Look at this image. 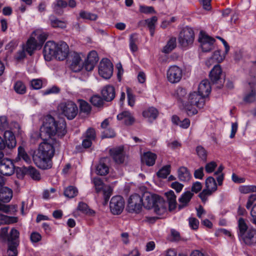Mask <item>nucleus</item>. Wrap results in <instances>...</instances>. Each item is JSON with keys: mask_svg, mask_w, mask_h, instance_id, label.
I'll use <instances>...</instances> for the list:
<instances>
[{"mask_svg": "<svg viewBox=\"0 0 256 256\" xmlns=\"http://www.w3.org/2000/svg\"><path fill=\"white\" fill-rule=\"evenodd\" d=\"M43 140L38 154L34 156V161L40 168L47 169L52 166L51 159L54 156V148L59 144L53 138Z\"/></svg>", "mask_w": 256, "mask_h": 256, "instance_id": "f257e3e1", "label": "nucleus"}, {"mask_svg": "<svg viewBox=\"0 0 256 256\" xmlns=\"http://www.w3.org/2000/svg\"><path fill=\"white\" fill-rule=\"evenodd\" d=\"M66 128L64 121L58 122L51 116H47L40 128V136L42 140L52 139V136L61 138L66 134Z\"/></svg>", "mask_w": 256, "mask_h": 256, "instance_id": "f03ea898", "label": "nucleus"}, {"mask_svg": "<svg viewBox=\"0 0 256 256\" xmlns=\"http://www.w3.org/2000/svg\"><path fill=\"white\" fill-rule=\"evenodd\" d=\"M168 202L159 196L145 192V208L153 209L158 215H162L167 211Z\"/></svg>", "mask_w": 256, "mask_h": 256, "instance_id": "7ed1b4c3", "label": "nucleus"}, {"mask_svg": "<svg viewBox=\"0 0 256 256\" xmlns=\"http://www.w3.org/2000/svg\"><path fill=\"white\" fill-rule=\"evenodd\" d=\"M238 236L240 240L246 246H253L256 244V230L248 228L242 218L238 221Z\"/></svg>", "mask_w": 256, "mask_h": 256, "instance_id": "20e7f679", "label": "nucleus"}, {"mask_svg": "<svg viewBox=\"0 0 256 256\" xmlns=\"http://www.w3.org/2000/svg\"><path fill=\"white\" fill-rule=\"evenodd\" d=\"M205 104V98L196 92H190L186 101H184V108L188 116H193L198 113L196 107L202 108Z\"/></svg>", "mask_w": 256, "mask_h": 256, "instance_id": "39448f33", "label": "nucleus"}, {"mask_svg": "<svg viewBox=\"0 0 256 256\" xmlns=\"http://www.w3.org/2000/svg\"><path fill=\"white\" fill-rule=\"evenodd\" d=\"M58 113L66 116L68 120H73L76 116L78 108L75 103L72 101L60 102L58 106Z\"/></svg>", "mask_w": 256, "mask_h": 256, "instance_id": "423d86ee", "label": "nucleus"}, {"mask_svg": "<svg viewBox=\"0 0 256 256\" xmlns=\"http://www.w3.org/2000/svg\"><path fill=\"white\" fill-rule=\"evenodd\" d=\"M144 193H142L141 195L134 194L130 196L128 200L126 207V210L129 212L139 214L142 212L144 206Z\"/></svg>", "mask_w": 256, "mask_h": 256, "instance_id": "0eeeda50", "label": "nucleus"}, {"mask_svg": "<svg viewBox=\"0 0 256 256\" xmlns=\"http://www.w3.org/2000/svg\"><path fill=\"white\" fill-rule=\"evenodd\" d=\"M194 39V30L190 27L186 26L180 33L178 40L182 48H188L192 44Z\"/></svg>", "mask_w": 256, "mask_h": 256, "instance_id": "6e6552de", "label": "nucleus"}, {"mask_svg": "<svg viewBox=\"0 0 256 256\" xmlns=\"http://www.w3.org/2000/svg\"><path fill=\"white\" fill-rule=\"evenodd\" d=\"M93 182L96 192L99 193L100 192H102L104 200V204H106L112 194V188L110 186L104 184L98 178H94Z\"/></svg>", "mask_w": 256, "mask_h": 256, "instance_id": "1a4fd4ad", "label": "nucleus"}, {"mask_svg": "<svg viewBox=\"0 0 256 256\" xmlns=\"http://www.w3.org/2000/svg\"><path fill=\"white\" fill-rule=\"evenodd\" d=\"M113 72V65L108 58L102 59L99 64L98 74L100 76L105 79L110 78Z\"/></svg>", "mask_w": 256, "mask_h": 256, "instance_id": "9d476101", "label": "nucleus"}, {"mask_svg": "<svg viewBox=\"0 0 256 256\" xmlns=\"http://www.w3.org/2000/svg\"><path fill=\"white\" fill-rule=\"evenodd\" d=\"M124 200L122 196H113L110 202V208L113 214H120L124 208Z\"/></svg>", "mask_w": 256, "mask_h": 256, "instance_id": "9b49d317", "label": "nucleus"}, {"mask_svg": "<svg viewBox=\"0 0 256 256\" xmlns=\"http://www.w3.org/2000/svg\"><path fill=\"white\" fill-rule=\"evenodd\" d=\"M182 70L176 66H172L167 70V79L172 84L178 82L182 79Z\"/></svg>", "mask_w": 256, "mask_h": 256, "instance_id": "f8f14e48", "label": "nucleus"}, {"mask_svg": "<svg viewBox=\"0 0 256 256\" xmlns=\"http://www.w3.org/2000/svg\"><path fill=\"white\" fill-rule=\"evenodd\" d=\"M198 42L200 43L202 49L204 52H209L214 48L215 40L202 32L200 33Z\"/></svg>", "mask_w": 256, "mask_h": 256, "instance_id": "ddd939ff", "label": "nucleus"}, {"mask_svg": "<svg viewBox=\"0 0 256 256\" xmlns=\"http://www.w3.org/2000/svg\"><path fill=\"white\" fill-rule=\"evenodd\" d=\"M70 68L74 72H79L84 69V62L82 60L81 54L74 52L71 54Z\"/></svg>", "mask_w": 256, "mask_h": 256, "instance_id": "4468645a", "label": "nucleus"}, {"mask_svg": "<svg viewBox=\"0 0 256 256\" xmlns=\"http://www.w3.org/2000/svg\"><path fill=\"white\" fill-rule=\"evenodd\" d=\"M69 54V48L68 45L64 42L57 44L55 58L60 60H65Z\"/></svg>", "mask_w": 256, "mask_h": 256, "instance_id": "2eb2a0df", "label": "nucleus"}, {"mask_svg": "<svg viewBox=\"0 0 256 256\" xmlns=\"http://www.w3.org/2000/svg\"><path fill=\"white\" fill-rule=\"evenodd\" d=\"M14 172V166L11 160L4 158L0 160V173L4 176H10Z\"/></svg>", "mask_w": 256, "mask_h": 256, "instance_id": "dca6fc26", "label": "nucleus"}, {"mask_svg": "<svg viewBox=\"0 0 256 256\" xmlns=\"http://www.w3.org/2000/svg\"><path fill=\"white\" fill-rule=\"evenodd\" d=\"M57 44L52 41H48L46 42L44 48V56L47 61H50L56 56V50Z\"/></svg>", "mask_w": 256, "mask_h": 256, "instance_id": "f3484780", "label": "nucleus"}, {"mask_svg": "<svg viewBox=\"0 0 256 256\" xmlns=\"http://www.w3.org/2000/svg\"><path fill=\"white\" fill-rule=\"evenodd\" d=\"M98 60V58L96 52L94 50L91 51L89 52L87 58L84 62V70L87 72L92 70Z\"/></svg>", "mask_w": 256, "mask_h": 256, "instance_id": "a211bd4d", "label": "nucleus"}, {"mask_svg": "<svg viewBox=\"0 0 256 256\" xmlns=\"http://www.w3.org/2000/svg\"><path fill=\"white\" fill-rule=\"evenodd\" d=\"M110 154L116 163L121 164L124 162V156L122 147L118 146L110 149Z\"/></svg>", "mask_w": 256, "mask_h": 256, "instance_id": "6ab92c4d", "label": "nucleus"}, {"mask_svg": "<svg viewBox=\"0 0 256 256\" xmlns=\"http://www.w3.org/2000/svg\"><path fill=\"white\" fill-rule=\"evenodd\" d=\"M117 120L122 121L126 126L132 124L134 122V118L132 114L129 112L124 110L117 115Z\"/></svg>", "mask_w": 256, "mask_h": 256, "instance_id": "aec40b11", "label": "nucleus"}, {"mask_svg": "<svg viewBox=\"0 0 256 256\" xmlns=\"http://www.w3.org/2000/svg\"><path fill=\"white\" fill-rule=\"evenodd\" d=\"M210 92L211 86L209 81L207 80H202L198 86V92L206 98Z\"/></svg>", "mask_w": 256, "mask_h": 256, "instance_id": "412c9836", "label": "nucleus"}, {"mask_svg": "<svg viewBox=\"0 0 256 256\" xmlns=\"http://www.w3.org/2000/svg\"><path fill=\"white\" fill-rule=\"evenodd\" d=\"M101 93L103 98L107 102H110L115 98L114 88L112 86H105L102 90Z\"/></svg>", "mask_w": 256, "mask_h": 256, "instance_id": "4be33fe9", "label": "nucleus"}, {"mask_svg": "<svg viewBox=\"0 0 256 256\" xmlns=\"http://www.w3.org/2000/svg\"><path fill=\"white\" fill-rule=\"evenodd\" d=\"M13 192L12 189L3 186L0 189V201L2 202H8L12 198Z\"/></svg>", "mask_w": 256, "mask_h": 256, "instance_id": "5701e85b", "label": "nucleus"}, {"mask_svg": "<svg viewBox=\"0 0 256 256\" xmlns=\"http://www.w3.org/2000/svg\"><path fill=\"white\" fill-rule=\"evenodd\" d=\"M4 140L6 142L7 148L12 149L16 146V140L14 134L10 130H6L4 134Z\"/></svg>", "mask_w": 256, "mask_h": 256, "instance_id": "b1692460", "label": "nucleus"}, {"mask_svg": "<svg viewBox=\"0 0 256 256\" xmlns=\"http://www.w3.org/2000/svg\"><path fill=\"white\" fill-rule=\"evenodd\" d=\"M158 115V110L153 107H150L145 111V120L151 124L155 120Z\"/></svg>", "mask_w": 256, "mask_h": 256, "instance_id": "393cba45", "label": "nucleus"}, {"mask_svg": "<svg viewBox=\"0 0 256 256\" xmlns=\"http://www.w3.org/2000/svg\"><path fill=\"white\" fill-rule=\"evenodd\" d=\"M222 70L220 64H216L210 73V78L213 83H216L220 79Z\"/></svg>", "mask_w": 256, "mask_h": 256, "instance_id": "a878e982", "label": "nucleus"}, {"mask_svg": "<svg viewBox=\"0 0 256 256\" xmlns=\"http://www.w3.org/2000/svg\"><path fill=\"white\" fill-rule=\"evenodd\" d=\"M38 48H40L38 41L35 39V37L31 34L30 37L27 41L26 50L30 55H32L34 51Z\"/></svg>", "mask_w": 256, "mask_h": 256, "instance_id": "bb28decb", "label": "nucleus"}, {"mask_svg": "<svg viewBox=\"0 0 256 256\" xmlns=\"http://www.w3.org/2000/svg\"><path fill=\"white\" fill-rule=\"evenodd\" d=\"M178 179L182 182H188L191 178L188 170L185 166L180 167L178 170Z\"/></svg>", "mask_w": 256, "mask_h": 256, "instance_id": "cd10ccee", "label": "nucleus"}, {"mask_svg": "<svg viewBox=\"0 0 256 256\" xmlns=\"http://www.w3.org/2000/svg\"><path fill=\"white\" fill-rule=\"evenodd\" d=\"M32 35L35 37L36 40H38V44L40 48L42 47L43 44L48 38V34L40 30L34 31L32 34Z\"/></svg>", "mask_w": 256, "mask_h": 256, "instance_id": "c85d7f7f", "label": "nucleus"}, {"mask_svg": "<svg viewBox=\"0 0 256 256\" xmlns=\"http://www.w3.org/2000/svg\"><path fill=\"white\" fill-rule=\"evenodd\" d=\"M176 46V39L175 37H171L164 46L162 52L168 54L173 50Z\"/></svg>", "mask_w": 256, "mask_h": 256, "instance_id": "c756f323", "label": "nucleus"}, {"mask_svg": "<svg viewBox=\"0 0 256 256\" xmlns=\"http://www.w3.org/2000/svg\"><path fill=\"white\" fill-rule=\"evenodd\" d=\"M168 202V208L170 211L174 210L176 207V196L172 190L165 193Z\"/></svg>", "mask_w": 256, "mask_h": 256, "instance_id": "7c9ffc66", "label": "nucleus"}, {"mask_svg": "<svg viewBox=\"0 0 256 256\" xmlns=\"http://www.w3.org/2000/svg\"><path fill=\"white\" fill-rule=\"evenodd\" d=\"M172 122L180 126L182 128H188L190 125V120L188 118H184L182 120H180L179 117L177 116H173L172 118Z\"/></svg>", "mask_w": 256, "mask_h": 256, "instance_id": "2f4dec72", "label": "nucleus"}, {"mask_svg": "<svg viewBox=\"0 0 256 256\" xmlns=\"http://www.w3.org/2000/svg\"><path fill=\"white\" fill-rule=\"evenodd\" d=\"M224 58V56L221 55L220 50H218L215 51L212 56L206 61V64L208 66L214 62L220 63L222 62Z\"/></svg>", "mask_w": 256, "mask_h": 256, "instance_id": "473e14b6", "label": "nucleus"}, {"mask_svg": "<svg viewBox=\"0 0 256 256\" xmlns=\"http://www.w3.org/2000/svg\"><path fill=\"white\" fill-rule=\"evenodd\" d=\"M157 158V155L150 151L145 152V164L148 166H153Z\"/></svg>", "mask_w": 256, "mask_h": 256, "instance_id": "72a5a7b5", "label": "nucleus"}, {"mask_svg": "<svg viewBox=\"0 0 256 256\" xmlns=\"http://www.w3.org/2000/svg\"><path fill=\"white\" fill-rule=\"evenodd\" d=\"M21 160H22L27 164H29L31 162L30 157L28 154L23 146H20L18 148V154L16 160L18 161Z\"/></svg>", "mask_w": 256, "mask_h": 256, "instance_id": "f704fd0d", "label": "nucleus"}, {"mask_svg": "<svg viewBox=\"0 0 256 256\" xmlns=\"http://www.w3.org/2000/svg\"><path fill=\"white\" fill-rule=\"evenodd\" d=\"M158 22V18L156 16H153L150 18L145 20V23L150 30L151 36H153L154 34L156 24Z\"/></svg>", "mask_w": 256, "mask_h": 256, "instance_id": "c9c22d12", "label": "nucleus"}, {"mask_svg": "<svg viewBox=\"0 0 256 256\" xmlns=\"http://www.w3.org/2000/svg\"><path fill=\"white\" fill-rule=\"evenodd\" d=\"M193 195L194 194L190 191H187L184 193L179 198V202L180 203V204L179 206V208H181L186 206L191 200Z\"/></svg>", "mask_w": 256, "mask_h": 256, "instance_id": "e433bc0d", "label": "nucleus"}, {"mask_svg": "<svg viewBox=\"0 0 256 256\" xmlns=\"http://www.w3.org/2000/svg\"><path fill=\"white\" fill-rule=\"evenodd\" d=\"M68 3L64 0H56L52 4L54 11L58 14H60L61 9L67 6Z\"/></svg>", "mask_w": 256, "mask_h": 256, "instance_id": "4c0bfd02", "label": "nucleus"}, {"mask_svg": "<svg viewBox=\"0 0 256 256\" xmlns=\"http://www.w3.org/2000/svg\"><path fill=\"white\" fill-rule=\"evenodd\" d=\"M206 188L214 192L217 190V184L214 178L212 176L208 178L205 181Z\"/></svg>", "mask_w": 256, "mask_h": 256, "instance_id": "58836bf2", "label": "nucleus"}, {"mask_svg": "<svg viewBox=\"0 0 256 256\" xmlns=\"http://www.w3.org/2000/svg\"><path fill=\"white\" fill-rule=\"evenodd\" d=\"M139 42L138 36L135 34H132L130 38V47L132 52H135L138 50L137 44Z\"/></svg>", "mask_w": 256, "mask_h": 256, "instance_id": "ea45409f", "label": "nucleus"}, {"mask_svg": "<svg viewBox=\"0 0 256 256\" xmlns=\"http://www.w3.org/2000/svg\"><path fill=\"white\" fill-rule=\"evenodd\" d=\"M51 26L54 28H64L66 27V24L64 22L58 19L54 16H50L49 17Z\"/></svg>", "mask_w": 256, "mask_h": 256, "instance_id": "a19ab883", "label": "nucleus"}, {"mask_svg": "<svg viewBox=\"0 0 256 256\" xmlns=\"http://www.w3.org/2000/svg\"><path fill=\"white\" fill-rule=\"evenodd\" d=\"M170 166L168 164L162 167L156 173L158 178H165L170 172Z\"/></svg>", "mask_w": 256, "mask_h": 256, "instance_id": "79ce46f5", "label": "nucleus"}, {"mask_svg": "<svg viewBox=\"0 0 256 256\" xmlns=\"http://www.w3.org/2000/svg\"><path fill=\"white\" fill-rule=\"evenodd\" d=\"M109 171L108 167L100 161L96 168V172L98 174L104 176Z\"/></svg>", "mask_w": 256, "mask_h": 256, "instance_id": "37998d69", "label": "nucleus"}, {"mask_svg": "<svg viewBox=\"0 0 256 256\" xmlns=\"http://www.w3.org/2000/svg\"><path fill=\"white\" fill-rule=\"evenodd\" d=\"M78 194V189L74 186H69L67 187L64 191V194L66 197L73 198Z\"/></svg>", "mask_w": 256, "mask_h": 256, "instance_id": "c03bdc74", "label": "nucleus"}, {"mask_svg": "<svg viewBox=\"0 0 256 256\" xmlns=\"http://www.w3.org/2000/svg\"><path fill=\"white\" fill-rule=\"evenodd\" d=\"M17 222L16 217L8 216H7L0 214V226L4 224H10Z\"/></svg>", "mask_w": 256, "mask_h": 256, "instance_id": "a18cd8bd", "label": "nucleus"}, {"mask_svg": "<svg viewBox=\"0 0 256 256\" xmlns=\"http://www.w3.org/2000/svg\"><path fill=\"white\" fill-rule=\"evenodd\" d=\"M19 232L16 228H12L8 238V244L16 242V239L19 238Z\"/></svg>", "mask_w": 256, "mask_h": 256, "instance_id": "49530a36", "label": "nucleus"}, {"mask_svg": "<svg viewBox=\"0 0 256 256\" xmlns=\"http://www.w3.org/2000/svg\"><path fill=\"white\" fill-rule=\"evenodd\" d=\"M256 100V92L254 88H252L251 91L247 94L244 98V100L247 102H252Z\"/></svg>", "mask_w": 256, "mask_h": 256, "instance_id": "de8ad7c7", "label": "nucleus"}, {"mask_svg": "<svg viewBox=\"0 0 256 256\" xmlns=\"http://www.w3.org/2000/svg\"><path fill=\"white\" fill-rule=\"evenodd\" d=\"M80 16L82 18L90 20H96L98 18L96 14L86 11L80 12Z\"/></svg>", "mask_w": 256, "mask_h": 256, "instance_id": "09e8293b", "label": "nucleus"}, {"mask_svg": "<svg viewBox=\"0 0 256 256\" xmlns=\"http://www.w3.org/2000/svg\"><path fill=\"white\" fill-rule=\"evenodd\" d=\"M176 93L178 100L181 101L184 106V101H186L188 98V97L185 98L186 94V90L182 88H178Z\"/></svg>", "mask_w": 256, "mask_h": 256, "instance_id": "8fccbe9b", "label": "nucleus"}, {"mask_svg": "<svg viewBox=\"0 0 256 256\" xmlns=\"http://www.w3.org/2000/svg\"><path fill=\"white\" fill-rule=\"evenodd\" d=\"M28 172L33 180H39L40 179V175L39 172L34 168L29 166L28 169Z\"/></svg>", "mask_w": 256, "mask_h": 256, "instance_id": "3c124183", "label": "nucleus"}, {"mask_svg": "<svg viewBox=\"0 0 256 256\" xmlns=\"http://www.w3.org/2000/svg\"><path fill=\"white\" fill-rule=\"evenodd\" d=\"M214 192H212L210 190L204 188L202 190V191L200 193L198 196L201 199L202 201L205 203L208 200V196H211Z\"/></svg>", "mask_w": 256, "mask_h": 256, "instance_id": "603ef678", "label": "nucleus"}, {"mask_svg": "<svg viewBox=\"0 0 256 256\" xmlns=\"http://www.w3.org/2000/svg\"><path fill=\"white\" fill-rule=\"evenodd\" d=\"M126 92L128 96V104L130 106H134L135 102V98L132 94V89L126 86Z\"/></svg>", "mask_w": 256, "mask_h": 256, "instance_id": "864d4df0", "label": "nucleus"}, {"mask_svg": "<svg viewBox=\"0 0 256 256\" xmlns=\"http://www.w3.org/2000/svg\"><path fill=\"white\" fill-rule=\"evenodd\" d=\"M18 246L17 242H12L8 244V254L9 256H16L17 254L16 248Z\"/></svg>", "mask_w": 256, "mask_h": 256, "instance_id": "5fc2aeb1", "label": "nucleus"}, {"mask_svg": "<svg viewBox=\"0 0 256 256\" xmlns=\"http://www.w3.org/2000/svg\"><path fill=\"white\" fill-rule=\"evenodd\" d=\"M239 190L242 194H248L251 192H256V186H243L239 188Z\"/></svg>", "mask_w": 256, "mask_h": 256, "instance_id": "6e6d98bb", "label": "nucleus"}, {"mask_svg": "<svg viewBox=\"0 0 256 256\" xmlns=\"http://www.w3.org/2000/svg\"><path fill=\"white\" fill-rule=\"evenodd\" d=\"M196 152L198 156L202 160H206L207 156V152L204 147L198 146L196 148Z\"/></svg>", "mask_w": 256, "mask_h": 256, "instance_id": "4d7b16f0", "label": "nucleus"}, {"mask_svg": "<svg viewBox=\"0 0 256 256\" xmlns=\"http://www.w3.org/2000/svg\"><path fill=\"white\" fill-rule=\"evenodd\" d=\"M14 88L17 93L23 94L26 92V86L20 81L16 82L14 86Z\"/></svg>", "mask_w": 256, "mask_h": 256, "instance_id": "13d9d810", "label": "nucleus"}, {"mask_svg": "<svg viewBox=\"0 0 256 256\" xmlns=\"http://www.w3.org/2000/svg\"><path fill=\"white\" fill-rule=\"evenodd\" d=\"M80 108L82 112L86 114L90 112L91 110L90 104L83 100L80 101Z\"/></svg>", "mask_w": 256, "mask_h": 256, "instance_id": "bf43d9fd", "label": "nucleus"}, {"mask_svg": "<svg viewBox=\"0 0 256 256\" xmlns=\"http://www.w3.org/2000/svg\"><path fill=\"white\" fill-rule=\"evenodd\" d=\"M91 103L94 106L100 107L103 104V100L98 96H94L90 98Z\"/></svg>", "mask_w": 256, "mask_h": 256, "instance_id": "052dcab7", "label": "nucleus"}, {"mask_svg": "<svg viewBox=\"0 0 256 256\" xmlns=\"http://www.w3.org/2000/svg\"><path fill=\"white\" fill-rule=\"evenodd\" d=\"M84 138L92 141L94 140L96 138V132L94 129L92 128H88L86 132Z\"/></svg>", "mask_w": 256, "mask_h": 256, "instance_id": "680f3d73", "label": "nucleus"}, {"mask_svg": "<svg viewBox=\"0 0 256 256\" xmlns=\"http://www.w3.org/2000/svg\"><path fill=\"white\" fill-rule=\"evenodd\" d=\"M189 226L192 230H197L199 226V221L195 218H190L188 219Z\"/></svg>", "mask_w": 256, "mask_h": 256, "instance_id": "e2e57ef3", "label": "nucleus"}, {"mask_svg": "<svg viewBox=\"0 0 256 256\" xmlns=\"http://www.w3.org/2000/svg\"><path fill=\"white\" fill-rule=\"evenodd\" d=\"M115 136V133L113 130L108 128L103 130L102 134V138H110Z\"/></svg>", "mask_w": 256, "mask_h": 256, "instance_id": "0e129e2a", "label": "nucleus"}, {"mask_svg": "<svg viewBox=\"0 0 256 256\" xmlns=\"http://www.w3.org/2000/svg\"><path fill=\"white\" fill-rule=\"evenodd\" d=\"M30 238L32 242H38L41 240L42 236L38 232H34L31 234Z\"/></svg>", "mask_w": 256, "mask_h": 256, "instance_id": "69168bd1", "label": "nucleus"}, {"mask_svg": "<svg viewBox=\"0 0 256 256\" xmlns=\"http://www.w3.org/2000/svg\"><path fill=\"white\" fill-rule=\"evenodd\" d=\"M216 166V164L214 162H210L207 164L205 166L206 171L208 173L212 172Z\"/></svg>", "mask_w": 256, "mask_h": 256, "instance_id": "338daca9", "label": "nucleus"}, {"mask_svg": "<svg viewBox=\"0 0 256 256\" xmlns=\"http://www.w3.org/2000/svg\"><path fill=\"white\" fill-rule=\"evenodd\" d=\"M162 256H177V252L174 248H168L164 252Z\"/></svg>", "mask_w": 256, "mask_h": 256, "instance_id": "774afa93", "label": "nucleus"}]
</instances>
